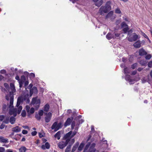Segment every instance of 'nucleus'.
Segmentation results:
<instances>
[{"instance_id":"f257e3e1","label":"nucleus","mask_w":152,"mask_h":152,"mask_svg":"<svg viewBox=\"0 0 152 152\" xmlns=\"http://www.w3.org/2000/svg\"><path fill=\"white\" fill-rule=\"evenodd\" d=\"M28 94H27L23 96H20L18 97L17 99V103L16 105V106L18 107V110H17L16 108L12 109H10L9 112L10 114L11 115H13L14 116H16L17 115V111L18 113V114H19L22 109V106H19V105H20L21 103L23 101H25L26 100H27L28 102H29L30 100L28 99Z\"/></svg>"},{"instance_id":"f03ea898","label":"nucleus","mask_w":152,"mask_h":152,"mask_svg":"<svg viewBox=\"0 0 152 152\" xmlns=\"http://www.w3.org/2000/svg\"><path fill=\"white\" fill-rule=\"evenodd\" d=\"M96 144L93 143L90 145V143H88L85 146L84 149V152H95L96 150L95 148Z\"/></svg>"},{"instance_id":"7ed1b4c3","label":"nucleus","mask_w":152,"mask_h":152,"mask_svg":"<svg viewBox=\"0 0 152 152\" xmlns=\"http://www.w3.org/2000/svg\"><path fill=\"white\" fill-rule=\"evenodd\" d=\"M138 38V36L135 33H133L130 35L128 37V41L132 42L136 41Z\"/></svg>"},{"instance_id":"20e7f679","label":"nucleus","mask_w":152,"mask_h":152,"mask_svg":"<svg viewBox=\"0 0 152 152\" xmlns=\"http://www.w3.org/2000/svg\"><path fill=\"white\" fill-rule=\"evenodd\" d=\"M62 124L61 123H59L58 124L56 122H54L51 126V129H54L55 131H56L61 128Z\"/></svg>"},{"instance_id":"39448f33","label":"nucleus","mask_w":152,"mask_h":152,"mask_svg":"<svg viewBox=\"0 0 152 152\" xmlns=\"http://www.w3.org/2000/svg\"><path fill=\"white\" fill-rule=\"evenodd\" d=\"M69 142V139L66 140L65 141L60 142L58 143V147L62 149L67 145Z\"/></svg>"},{"instance_id":"423d86ee","label":"nucleus","mask_w":152,"mask_h":152,"mask_svg":"<svg viewBox=\"0 0 152 152\" xmlns=\"http://www.w3.org/2000/svg\"><path fill=\"white\" fill-rule=\"evenodd\" d=\"M10 89L11 90V91L10 92L9 94H8L6 96V99L7 100H8L9 99V98L8 97V96H10V94L11 93L13 95V94L16 91V89L14 86V84L12 83H11L10 84Z\"/></svg>"},{"instance_id":"0eeeda50","label":"nucleus","mask_w":152,"mask_h":152,"mask_svg":"<svg viewBox=\"0 0 152 152\" xmlns=\"http://www.w3.org/2000/svg\"><path fill=\"white\" fill-rule=\"evenodd\" d=\"M40 103V100L37 99V97L33 98L31 101V104H35L37 105V108H38Z\"/></svg>"},{"instance_id":"6e6552de","label":"nucleus","mask_w":152,"mask_h":152,"mask_svg":"<svg viewBox=\"0 0 152 152\" xmlns=\"http://www.w3.org/2000/svg\"><path fill=\"white\" fill-rule=\"evenodd\" d=\"M45 114L46 115L45 118V121L46 122H49L51 118L52 117V113L50 112H49L48 113H45Z\"/></svg>"},{"instance_id":"1a4fd4ad","label":"nucleus","mask_w":152,"mask_h":152,"mask_svg":"<svg viewBox=\"0 0 152 152\" xmlns=\"http://www.w3.org/2000/svg\"><path fill=\"white\" fill-rule=\"evenodd\" d=\"M8 97L9 98V99L10 100V105L9 107L10 108H12L13 107V96L12 94H10V96H8Z\"/></svg>"},{"instance_id":"9d476101","label":"nucleus","mask_w":152,"mask_h":152,"mask_svg":"<svg viewBox=\"0 0 152 152\" xmlns=\"http://www.w3.org/2000/svg\"><path fill=\"white\" fill-rule=\"evenodd\" d=\"M37 89L35 86H34L30 91V95L31 96L33 94H36L37 93Z\"/></svg>"},{"instance_id":"9b49d317","label":"nucleus","mask_w":152,"mask_h":152,"mask_svg":"<svg viewBox=\"0 0 152 152\" xmlns=\"http://www.w3.org/2000/svg\"><path fill=\"white\" fill-rule=\"evenodd\" d=\"M109 11L107 9L105 6H102L99 9V12L100 13L102 14L103 13H106Z\"/></svg>"},{"instance_id":"f8f14e48","label":"nucleus","mask_w":152,"mask_h":152,"mask_svg":"<svg viewBox=\"0 0 152 152\" xmlns=\"http://www.w3.org/2000/svg\"><path fill=\"white\" fill-rule=\"evenodd\" d=\"M72 131H70L68 133H67L64 137V138L66 140L69 139V141L71 138L73 137H72Z\"/></svg>"},{"instance_id":"ddd939ff","label":"nucleus","mask_w":152,"mask_h":152,"mask_svg":"<svg viewBox=\"0 0 152 152\" xmlns=\"http://www.w3.org/2000/svg\"><path fill=\"white\" fill-rule=\"evenodd\" d=\"M95 5L98 7H100L103 3V0H93Z\"/></svg>"},{"instance_id":"4468645a","label":"nucleus","mask_w":152,"mask_h":152,"mask_svg":"<svg viewBox=\"0 0 152 152\" xmlns=\"http://www.w3.org/2000/svg\"><path fill=\"white\" fill-rule=\"evenodd\" d=\"M50 147V145L49 143L48 142H46L45 145H43L41 146V148L42 149L45 150L46 149H49Z\"/></svg>"},{"instance_id":"2eb2a0df","label":"nucleus","mask_w":152,"mask_h":152,"mask_svg":"<svg viewBox=\"0 0 152 152\" xmlns=\"http://www.w3.org/2000/svg\"><path fill=\"white\" fill-rule=\"evenodd\" d=\"M21 130V128L20 127L18 126H17L14 127L12 128V131L13 132H19Z\"/></svg>"},{"instance_id":"dca6fc26","label":"nucleus","mask_w":152,"mask_h":152,"mask_svg":"<svg viewBox=\"0 0 152 152\" xmlns=\"http://www.w3.org/2000/svg\"><path fill=\"white\" fill-rule=\"evenodd\" d=\"M73 120V118H68L67 119L65 123L64 124V126L65 127H66L70 125V123Z\"/></svg>"},{"instance_id":"f3484780","label":"nucleus","mask_w":152,"mask_h":152,"mask_svg":"<svg viewBox=\"0 0 152 152\" xmlns=\"http://www.w3.org/2000/svg\"><path fill=\"white\" fill-rule=\"evenodd\" d=\"M106 38L108 40H110L112 38L114 39L115 37L113 34H112L110 33H108L106 36Z\"/></svg>"},{"instance_id":"a211bd4d","label":"nucleus","mask_w":152,"mask_h":152,"mask_svg":"<svg viewBox=\"0 0 152 152\" xmlns=\"http://www.w3.org/2000/svg\"><path fill=\"white\" fill-rule=\"evenodd\" d=\"M139 55L142 56L147 54L146 52L143 48L139 50Z\"/></svg>"},{"instance_id":"6ab92c4d","label":"nucleus","mask_w":152,"mask_h":152,"mask_svg":"<svg viewBox=\"0 0 152 152\" xmlns=\"http://www.w3.org/2000/svg\"><path fill=\"white\" fill-rule=\"evenodd\" d=\"M134 47L136 48H138L141 46V43L140 41H137L133 44Z\"/></svg>"},{"instance_id":"aec40b11","label":"nucleus","mask_w":152,"mask_h":152,"mask_svg":"<svg viewBox=\"0 0 152 152\" xmlns=\"http://www.w3.org/2000/svg\"><path fill=\"white\" fill-rule=\"evenodd\" d=\"M111 2L110 1H107L106 2L105 7H106L107 10L109 11L111 9V7L110 6Z\"/></svg>"},{"instance_id":"412c9836","label":"nucleus","mask_w":152,"mask_h":152,"mask_svg":"<svg viewBox=\"0 0 152 152\" xmlns=\"http://www.w3.org/2000/svg\"><path fill=\"white\" fill-rule=\"evenodd\" d=\"M0 142H8V139H6L3 137H0Z\"/></svg>"},{"instance_id":"4be33fe9","label":"nucleus","mask_w":152,"mask_h":152,"mask_svg":"<svg viewBox=\"0 0 152 152\" xmlns=\"http://www.w3.org/2000/svg\"><path fill=\"white\" fill-rule=\"evenodd\" d=\"M15 121V118L14 117L12 116L10 118V122L12 124H14Z\"/></svg>"},{"instance_id":"5701e85b","label":"nucleus","mask_w":152,"mask_h":152,"mask_svg":"<svg viewBox=\"0 0 152 152\" xmlns=\"http://www.w3.org/2000/svg\"><path fill=\"white\" fill-rule=\"evenodd\" d=\"M26 148L24 146H22L19 149V151L20 152H25Z\"/></svg>"},{"instance_id":"b1692460","label":"nucleus","mask_w":152,"mask_h":152,"mask_svg":"<svg viewBox=\"0 0 152 152\" xmlns=\"http://www.w3.org/2000/svg\"><path fill=\"white\" fill-rule=\"evenodd\" d=\"M125 79L126 80L129 81V82L132 81V80L131 79L130 75H126L125 77Z\"/></svg>"},{"instance_id":"393cba45","label":"nucleus","mask_w":152,"mask_h":152,"mask_svg":"<svg viewBox=\"0 0 152 152\" xmlns=\"http://www.w3.org/2000/svg\"><path fill=\"white\" fill-rule=\"evenodd\" d=\"M60 132H58L55 135L54 137L55 138H57V139L59 140L60 138Z\"/></svg>"},{"instance_id":"a878e982","label":"nucleus","mask_w":152,"mask_h":152,"mask_svg":"<svg viewBox=\"0 0 152 152\" xmlns=\"http://www.w3.org/2000/svg\"><path fill=\"white\" fill-rule=\"evenodd\" d=\"M4 119L3 122V123L8 124L10 122L9 118V117H6L4 118Z\"/></svg>"},{"instance_id":"bb28decb","label":"nucleus","mask_w":152,"mask_h":152,"mask_svg":"<svg viewBox=\"0 0 152 152\" xmlns=\"http://www.w3.org/2000/svg\"><path fill=\"white\" fill-rule=\"evenodd\" d=\"M50 106L49 104H46L44 107V111L46 112H48Z\"/></svg>"},{"instance_id":"cd10ccee","label":"nucleus","mask_w":152,"mask_h":152,"mask_svg":"<svg viewBox=\"0 0 152 152\" xmlns=\"http://www.w3.org/2000/svg\"><path fill=\"white\" fill-rule=\"evenodd\" d=\"M84 146V144L83 143H81L78 148V150L79 151L82 150Z\"/></svg>"},{"instance_id":"c85d7f7f","label":"nucleus","mask_w":152,"mask_h":152,"mask_svg":"<svg viewBox=\"0 0 152 152\" xmlns=\"http://www.w3.org/2000/svg\"><path fill=\"white\" fill-rule=\"evenodd\" d=\"M26 80V77L24 75H22L21 77L20 80L19 82L24 83Z\"/></svg>"},{"instance_id":"c756f323","label":"nucleus","mask_w":152,"mask_h":152,"mask_svg":"<svg viewBox=\"0 0 152 152\" xmlns=\"http://www.w3.org/2000/svg\"><path fill=\"white\" fill-rule=\"evenodd\" d=\"M71 147L70 145L68 146L65 149V152H70L71 151Z\"/></svg>"},{"instance_id":"7c9ffc66","label":"nucleus","mask_w":152,"mask_h":152,"mask_svg":"<svg viewBox=\"0 0 152 152\" xmlns=\"http://www.w3.org/2000/svg\"><path fill=\"white\" fill-rule=\"evenodd\" d=\"M128 27V25L125 22H123L121 24V27L122 28Z\"/></svg>"},{"instance_id":"2f4dec72","label":"nucleus","mask_w":152,"mask_h":152,"mask_svg":"<svg viewBox=\"0 0 152 152\" xmlns=\"http://www.w3.org/2000/svg\"><path fill=\"white\" fill-rule=\"evenodd\" d=\"M140 64H141L142 65H145L146 64V62L145 61H144V60H141L140 61Z\"/></svg>"},{"instance_id":"473e14b6","label":"nucleus","mask_w":152,"mask_h":152,"mask_svg":"<svg viewBox=\"0 0 152 152\" xmlns=\"http://www.w3.org/2000/svg\"><path fill=\"white\" fill-rule=\"evenodd\" d=\"M124 71L125 74H127L129 73V69L127 67L124 68Z\"/></svg>"},{"instance_id":"72a5a7b5","label":"nucleus","mask_w":152,"mask_h":152,"mask_svg":"<svg viewBox=\"0 0 152 152\" xmlns=\"http://www.w3.org/2000/svg\"><path fill=\"white\" fill-rule=\"evenodd\" d=\"M115 12L117 14H120L121 13V12L120 9L118 8H117L115 10Z\"/></svg>"},{"instance_id":"f704fd0d","label":"nucleus","mask_w":152,"mask_h":152,"mask_svg":"<svg viewBox=\"0 0 152 152\" xmlns=\"http://www.w3.org/2000/svg\"><path fill=\"white\" fill-rule=\"evenodd\" d=\"M129 29V28L128 27H125L123 29V31H124V33H126L128 31Z\"/></svg>"},{"instance_id":"c9c22d12","label":"nucleus","mask_w":152,"mask_h":152,"mask_svg":"<svg viewBox=\"0 0 152 152\" xmlns=\"http://www.w3.org/2000/svg\"><path fill=\"white\" fill-rule=\"evenodd\" d=\"M137 64H138L137 63H135L133 64H132V66H131L132 68L133 69H135L136 68V67L137 66Z\"/></svg>"},{"instance_id":"e433bc0d","label":"nucleus","mask_w":152,"mask_h":152,"mask_svg":"<svg viewBox=\"0 0 152 152\" xmlns=\"http://www.w3.org/2000/svg\"><path fill=\"white\" fill-rule=\"evenodd\" d=\"M152 57L151 55V54H148L146 55L145 56V58L146 59L149 60Z\"/></svg>"},{"instance_id":"4c0bfd02","label":"nucleus","mask_w":152,"mask_h":152,"mask_svg":"<svg viewBox=\"0 0 152 152\" xmlns=\"http://www.w3.org/2000/svg\"><path fill=\"white\" fill-rule=\"evenodd\" d=\"M21 115L23 117H25L26 116V112L25 110H23L21 113Z\"/></svg>"},{"instance_id":"58836bf2","label":"nucleus","mask_w":152,"mask_h":152,"mask_svg":"<svg viewBox=\"0 0 152 152\" xmlns=\"http://www.w3.org/2000/svg\"><path fill=\"white\" fill-rule=\"evenodd\" d=\"M75 121H73L71 124V129L72 130L73 129L74 126H75Z\"/></svg>"},{"instance_id":"ea45409f","label":"nucleus","mask_w":152,"mask_h":152,"mask_svg":"<svg viewBox=\"0 0 152 152\" xmlns=\"http://www.w3.org/2000/svg\"><path fill=\"white\" fill-rule=\"evenodd\" d=\"M29 111L30 113L33 114L34 113V109L33 107H31Z\"/></svg>"},{"instance_id":"a19ab883","label":"nucleus","mask_w":152,"mask_h":152,"mask_svg":"<svg viewBox=\"0 0 152 152\" xmlns=\"http://www.w3.org/2000/svg\"><path fill=\"white\" fill-rule=\"evenodd\" d=\"M35 117L38 120H40L41 118V116L38 114L35 115Z\"/></svg>"},{"instance_id":"79ce46f5","label":"nucleus","mask_w":152,"mask_h":152,"mask_svg":"<svg viewBox=\"0 0 152 152\" xmlns=\"http://www.w3.org/2000/svg\"><path fill=\"white\" fill-rule=\"evenodd\" d=\"M38 115L41 116H42L43 114V111L42 110H40L39 111Z\"/></svg>"},{"instance_id":"37998d69","label":"nucleus","mask_w":152,"mask_h":152,"mask_svg":"<svg viewBox=\"0 0 152 152\" xmlns=\"http://www.w3.org/2000/svg\"><path fill=\"white\" fill-rule=\"evenodd\" d=\"M77 148V146H74L72 148V152H74L76 150Z\"/></svg>"},{"instance_id":"c03bdc74","label":"nucleus","mask_w":152,"mask_h":152,"mask_svg":"<svg viewBox=\"0 0 152 152\" xmlns=\"http://www.w3.org/2000/svg\"><path fill=\"white\" fill-rule=\"evenodd\" d=\"M5 118V116L4 115H0V121H2Z\"/></svg>"},{"instance_id":"a18cd8bd","label":"nucleus","mask_w":152,"mask_h":152,"mask_svg":"<svg viewBox=\"0 0 152 152\" xmlns=\"http://www.w3.org/2000/svg\"><path fill=\"white\" fill-rule=\"evenodd\" d=\"M4 86L7 89H8L9 88V85L6 83H5L4 84Z\"/></svg>"},{"instance_id":"49530a36","label":"nucleus","mask_w":152,"mask_h":152,"mask_svg":"<svg viewBox=\"0 0 152 152\" xmlns=\"http://www.w3.org/2000/svg\"><path fill=\"white\" fill-rule=\"evenodd\" d=\"M5 148L3 147H0V152H5Z\"/></svg>"},{"instance_id":"de8ad7c7","label":"nucleus","mask_w":152,"mask_h":152,"mask_svg":"<svg viewBox=\"0 0 152 152\" xmlns=\"http://www.w3.org/2000/svg\"><path fill=\"white\" fill-rule=\"evenodd\" d=\"M7 108V105L6 104H4L2 107V109L3 111H5Z\"/></svg>"},{"instance_id":"09e8293b","label":"nucleus","mask_w":152,"mask_h":152,"mask_svg":"<svg viewBox=\"0 0 152 152\" xmlns=\"http://www.w3.org/2000/svg\"><path fill=\"white\" fill-rule=\"evenodd\" d=\"M148 66L149 67H152V61H150L148 63Z\"/></svg>"},{"instance_id":"8fccbe9b","label":"nucleus","mask_w":152,"mask_h":152,"mask_svg":"<svg viewBox=\"0 0 152 152\" xmlns=\"http://www.w3.org/2000/svg\"><path fill=\"white\" fill-rule=\"evenodd\" d=\"M35 74L33 73H31L30 75V77L31 78H33L35 77Z\"/></svg>"},{"instance_id":"3c124183","label":"nucleus","mask_w":152,"mask_h":152,"mask_svg":"<svg viewBox=\"0 0 152 152\" xmlns=\"http://www.w3.org/2000/svg\"><path fill=\"white\" fill-rule=\"evenodd\" d=\"M120 33H115V35L114 36L115 37V38H116V37H119L120 36Z\"/></svg>"},{"instance_id":"603ef678","label":"nucleus","mask_w":152,"mask_h":152,"mask_svg":"<svg viewBox=\"0 0 152 152\" xmlns=\"http://www.w3.org/2000/svg\"><path fill=\"white\" fill-rule=\"evenodd\" d=\"M77 133V131H74L73 132H72V137H73L75 135V134H76Z\"/></svg>"},{"instance_id":"864d4df0","label":"nucleus","mask_w":152,"mask_h":152,"mask_svg":"<svg viewBox=\"0 0 152 152\" xmlns=\"http://www.w3.org/2000/svg\"><path fill=\"white\" fill-rule=\"evenodd\" d=\"M0 73L2 74H5L6 73V71L5 70H2L0 71Z\"/></svg>"},{"instance_id":"5fc2aeb1","label":"nucleus","mask_w":152,"mask_h":152,"mask_svg":"<svg viewBox=\"0 0 152 152\" xmlns=\"http://www.w3.org/2000/svg\"><path fill=\"white\" fill-rule=\"evenodd\" d=\"M22 133L23 134H26L28 133V131L26 130H23L22 131Z\"/></svg>"},{"instance_id":"6e6d98bb","label":"nucleus","mask_w":152,"mask_h":152,"mask_svg":"<svg viewBox=\"0 0 152 152\" xmlns=\"http://www.w3.org/2000/svg\"><path fill=\"white\" fill-rule=\"evenodd\" d=\"M37 134V132L36 131L32 132H31V134L32 136H35Z\"/></svg>"},{"instance_id":"4d7b16f0","label":"nucleus","mask_w":152,"mask_h":152,"mask_svg":"<svg viewBox=\"0 0 152 152\" xmlns=\"http://www.w3.org/2000/svg\"><path fill=\"white\" fill-rule=\"evenodd\" d=\"M5 126V125L3 124H1L0 126V129H3L4 127Z\"/></svg>"},{"instance_id":"13d9d810","label":"nucleus","mask_w":152,"mask_h":152,"mask_svg":"<svg viewBox=\"0 0 152 152\" xmlns=\"http://www.w3.org/2000/svg\"><path fill=\"white\" fill-rule=\"evenodd\" d=\"M29 109H30V107L29 106H26V110L27 112H29Z\"/></svg>"},{"instance_id":"bf43d9fd","label":"nucleus","mask_w":152,"mask_h":152,"mask_svg":"<svg viewBox=\"0 0 152 152\" xmlns=\"http://www.w3.org/2000/svg\"><path fill=\"white\" fill-rule=\"evenodd\" d=\"M33 86V85L31 84H30L29 86L28 87V89H30L32 88Z\"/></svg>"},{"instance_id":"052dcab7","label":"nucleus","mask_w":152,"mask_h":152,"mask_svg":"<svg viewBox=\"0 0 152 152\" xmlns=\"http://www.w3.org/2000/svg\"><path fill=\"white\" fill-rule=\"evenodd\" d=\"M28 81H25V84H24V86L25 87H26L27 86L28 84Z\"/></svg>"},{"instance_id":"680f3d73","label":"nucleus","mask_w":152,"mask_h":152,"mask_svg":"<svg viewBox=\"0 0 152 152\" xmlns=\"http://www.w3.org/2000/svg\"><path fill=\"white\" fill-rule=\"evenodd\" d=\"M15 78L16 80H18L19 81V82L20 81V77L18 76V75L16 76L15 77Z\"/></svg>"},{"instance_id":"e2e57ef3","label":"nucleus","mask_w":152,"mask_h":152,"mask_svg":"<svg viewBox=\"0 0 152 152\" xmlns=\"http://www.w3.org/2000/svg\"><path fill=\"white\" fill-rule=\"evenodd\" d=\"M19 87L20 88H21L22 87L23 84V83L20 82H19Z\"/></svg>"},{"instance_id":"0e129e2a","label":"nucleus","mask_w":152,"mask_h":152,"mask_svg":"<svg viewBox=\"0 0 152 152\" xmlns=\"http://www.w3.org/2000/svg\"><path fill=\"white\" fill-rule=\"evenodd\" d=\"M143 35L145 38H147L149 40L148 37L145 33H143Z\"/></svg>"},{"instance_id":"69168bd1","label":"nucleus","mask_w":152,"mask_h":152,"mask_svg":"<svg viewBox=\"0 0 152 152\" xmlns=\"http://www.w3.org/2000/svg\"><path fill=\"white\" fill-rule=\"evenodd\" d=\"M122 61L123 62H125L126 61V59L125 57H123L122 59Z\"/></svg>"},{"instance_id":"338daca9","label":"nucleus","mask_w":152,"mask_h":152,"mask_svg":"<svg viewBox=\"0 0 152 152\" xmlns=\"http://www.w3.org/2000/svg\"><path fill=\"white\" fill-rule=\"evenodd\" d=\"M6 152H13L12 150L11 149H7Z\"/></svg>"},{"instance_id":"774afa93","label":"nucleus","mask_w":152,"mask_h":152,"mask_svg":"<svg viewBox=\"0 0 152 152\" xmlns=\"http://www.w3.org/2000/svg\"><path fill=\"white\" fill-rule=\"evenodd\" d=\"M39 135L40 137H43V135L42 134L40 133H39Z\"/></svg>"}]
</instances>
